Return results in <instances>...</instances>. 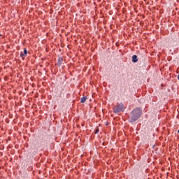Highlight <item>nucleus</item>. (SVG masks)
I'll list each match as a JSON object with an SVG mask.
<instances>
[{
  "instance_id": "f257e3e1",
  "label": "nucleus",
  "mask_w": 179,
  "mask_h": 179,
  "mask_svg": "<svg viewBox=\"0 0 179 179\" xmlns=\"http://www.w3.org/2000/svg\"><path fill=\"white\" fill-rule=\"evenodd\" d=\"M141 115L142 109H141V108H136L131 112L130 115L129 116V122H135V121H138Z\"/></svg>"
},
{
  "instance_id": "f03ea898",
  "label": "nucleus",
  "mask_w": 179,
  "mask_h": 179,
  "mask_svg": "<svg viewBox=\"0 0 179 179\" xmlns=\"http://www.w3.org/2000/svg\"><path fill=\"white\" fill-rule=\"evenodd\" d=\"M121 111H124V104L118 103L113 108V113L115 114H118V113H121Z\"/></svg>"
},
{
  "instance_id": "7ed1b4c3",
  "label": "nucleus",
  "mask_w": 179,
  "mask_h": 179,
  "mask_svg": "<svg viewBox=\"0 0 179 179\" xmlns=\"http://www.w3.org/2000/svg\"><path fill=\"white\" fill-rule=\"evenodd\" d=\"M62 62H64V59H62V57H59L57 61L58 66H61V65H62Z\"/></svg>"
},
{
  "instance_id": "20e7f679",
  "label": "nucleus",
  "mask_w": 179,
  "mask_h": 179,
  "mask_svg": "<svg viewBox=\"0 0 179 179\" xmlns=\"http://www.w3.org/2000/svg\"><path fill=\"white\" fill-rule=\"evenodd\" d=\"M132 62H138V56L136 55H133L132 56Z\"/></svg>"
},
{
  "instance_id": "39448f33",
  "label": "nucleus",
  "mask_w": 179,
  "mask_h": 179,
  "mask_svg": "<svg viewBox=\"0 0 179 179\" xmlns=\"http://www.w3.org/2000/svg\"><path fill=\"white\" fill-rule=\"evenodd\" d=\"M86 100H87V96L82 97L81 100H80V103H85L86 101Z\"/></svg>"
},
{
  "instance_id": "423d86ee",
  "label": "nucleus",
  "mask_w": 179,
  "mask_h": 179,
  "mask_svg": "<svg viewBox=\"0 0 179 179\" xmlns=\"http://www.w3.org/2000/svg\"><path fill=\"white\" fill-rule=\"evenodd\" d=\"M20 57H21V58H22L23 59H24V57H26V55L24 54L23 52H21Z\"/></svg>"
},
{
  "instance_id": "0eeeda50",
  "label": "nucleus",
  "mask_w": 179,
  "mask_h": 179,
  "mask_svg": "<svg viewBox=\"0 0 179 179\" xmlns=\"http://www.w3.org/2000/svg\"><path fill=\"white\" fill-rule=\"evenodd\" d=\"M24 54L25 55V56L27 55V50L26 49L24 50Z\"/></svg>"
},
{
  "instance_id": "6e6552de",
  "label": "nucleus",
  "mask_w": 179,
  "mask_h": 179,
  "mask_svg": "<svg viewBox=\"0 0 179 179\" xmlns=\"http://www.w3.org/2000/svg\"><path fill=\"white\" fill-rule=\"evenodd\" d=\"M97 132H99V129L96 130L95 134H97Z\"/></svg>"
},
{
  "instance_id": "1a4fd4ad",
  "label": "nucleus",
  "mask_w": 179,
  "mask_h": 179,
  "mask_svg": "<svg viewBox=\"0 0 179 179\" xmlns=\"http://www.w3.org/2000/svg\"><path fill=\"white\" fill-rule=\"evenodd\" d=\"M178 80H179V74L178 75Z\"/></svg>"
},
{
  "instance_id": "9d476101",
  "label": "nucleus",
  "mask_w": 179,
  "mask_h": 179,
  "mask_svg": "<svg viewBox=\"0 0 179 179\" xmlns=\"http://www.w3.org/2000/svg\"><path fill=\"white\" fill-rule=\"evenodd\" d=\"M178 134H179V130L178 131Z\"/></svg>"
},
{
  "instance_id": "9b49d317",
  "label": "nucleus",
  "mask_w": 179,
  "mask_h": 179,
  "mask_svg": "<svg viewBox=\"0 0 179 179\" xmlns=\"http://www.w3.org/2000/svg\"><path fill=\"white\" fill-rule=\"evenodd\" d=\"M0 37H1V34H0Z\"/></svg>"
}]
</instances>
